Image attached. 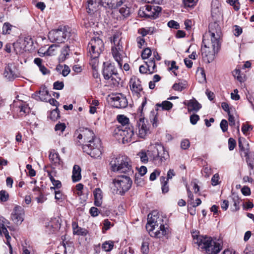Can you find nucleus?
I'll list each match as a JSON object with an SVG mask.
<instances>
[{
  "instance_id": "obj_1",
  "label": "nucleus",
  "mask_w": 254,
  "mask_h": 254,
  "mask_svg": "<svg viewBox=\"0 0 254 254\" xmlns=\"http://www.w3.org/2000/svg\"><path fill=\"white\" fill-rule=\"evenodd\" d=\"M193 243L197 244L198 248L206 254H217L222 249L221 240L213 239L210 237L201 235H192Z\"/></svg>"
},
{
  "instance_id": "obj_2",
  "label": "nucleus",
  "mask_w": 254,
  "mask_h": 254,
  "mask_svg": "<svg viewBox=\"0 0 254 254\" xmlns=\"http://www.w3.org/2000/svg\"><path fill=\"white\" fill-rule=\"evenodd\" d=\"M163 221L156 211L148 215L146 228L151 237L160 238L167 234L168 229L163 224Z\"/></svg>"
},
{
  "instance_id": "obj_3",
  "label": "nucleus",
  "mask_w": 254,
  "mask_h": 254,
  "mask_svg": "<svg viewBox=\"0 0 254 254\" xmlns=\"http://www.w3.org/2000/svg\"><path fill=\"white\" fill-rule=\"evenodd\" d=\"M221 36V28L219 24L216 22L210 23L209 25V31L203 36L201 47L218 50L220 45Z\"/></svg>"
},
{
  "instance_id": "obj_4",
  "label": "nucleus",
  "mask_w": 254,
  "mask_h": 254,
  "mask_svg": "<svg viewBox=\"0 0 254 254\" xmlns=\"http://www.w3.org/2000/svg\"><path fill=\"white\" fill-rule=\"evenodd\" d=\"M110 166L112 171L131 174L133 171L130 159L126 156H118L112 158Z\"/></svg>"
},
{
  "instance_id": "obj_5",
  "label": "nucleus",
  "mask_w": 254,
  "mask_h": 254,
  "mask_svg": "<svg viewBox=\"0 0 254 254\" xmlns=\"http://www.w3.org/2000/svg\"><path fill=\"white\" fill-rule=\"evenodd\" d=\"M71 35V29L66 26H60L57 29L49 32L48 38L52 42L62 43L67 40Z\"/></svg>"
},
{
  "instance_id": "obj_6",
  "label": "nucleus",
  "mask_w": 254,
  "mask_h": 254,
  "mask_svg": "<svg viewBox=\"0 0 254 254\" xmlns=\"http://www.w3.org/2000/svg\"><path fill=\"white\" fill-rule=\"evenodd\" d=\"M74 140L78 145L91 144L94 139L97 138L95 136L94 132L88 129L79 128L77 129L74 134Z\"/></svg>"
},
{
  "instance_id": "obj_7",
  "label": "nucleus",
  "mask_w": 254,
  "mask_h": 254,
  "mask_svg": "<svg viewBox=\"0 0 254 254\" xmlns=\"http://www.w3.org/2000/svg\"><path fill=\"white\" fill-rule=\"evenodd\" d=\"M115 189L113 193L123 195L131 188L132 181L130 178L126 175L119 176L113 181Z\"/></svg>"
},
{
  "instance_id": "obj_8",
  "label": "nucleus",
  "mask_w": 254,
  "mask_h": 254,
  "mask_svg": "<svg viewBox=\"0 0 254 254\" xmlns=\"http://www.w3.org/2000/svg\"><path fill=\"white\" fill-rule=\"evenodd\" d=\"M103 75L106 80H111V84L114 87H117L119 85L121 79L115 66L112 64H106L105 63H104Z\"/></svg>"
},
{
  "instance_id": "obj_9",
  "label": "nucleus",
  "mask_w": 254,
  "mask_h": 254,
  "mask_svg": "<svg viewBox=\"0 0 254 254\" xmlns=\"http://www.w3.org/2000/svg\"><path fill=\"white\" fill-rule=\"evenodd\" d=\"M121 40L117 35L113 37V42L114 46L112 48V53L115 60L117 62L118 66L122 68L123 64V60L126 57L123 51V47L121 44Z\"/></svg>"
},
{
  "instance_id": "obj_10",
  "label": "nucleus",
  "mask_w": 254,
  "mask_h": 254,
  "mask_svg": "<svg viewBox=\"0 0 254 254\" xmlns=\"http://www.w3.org/2000/svg\"><path fill=\"white\" fill-rule=\"evenodd\" d=\"M84 152L94 158H100L102 154V146L99 138H95L91 144H85L82 147Z\"/></svg>"
},
{
  "instance_id": "obj_11",
  "label": "nucleus",
  "mask_w": 254,
  "mask_h": 254,
  "mask_svg": "<svg viewBox=\"0 0 254 254\" xmlns=\"http://www.w3.org/2000/svg\"><path fill=\"white\" fill-rule=\"evenodd\" d=\"M104 48L103 41L98 37L92 38L88 45V50L92 61L96 60Z\"/></svg>"
},
{
  "instance_id": "obj_12",
  "label": "nucleus",
  "mask_w": 254,
  "mask_h": 254,
  "mask_svg": "<svg viewBox=\"0 0 254 254\" xmlns=\"http://www.w3.org/2000/svg\"><path fill=\"white\" fill-rule=\"evenodd\" d=\"M161 10V7L159 6L145 5L139 8L138 14L141 17L155 19L158 16Z\"/></svg>"
},
{
  "instance_id": "obj_13",
  "label": "nucleus",
  "mask_w": 254,
  "mask_h": 254,
  "mask_svg": "<svg viewBox=\"0 0 254 254\" xmlns=\"http://www.w3.org/2000/svg\"><path fill=\"white\" fill-rule=\"evenodd\" d=\"M154 153L152 159L158 165L162 164L169 158L168 152L165 150L163 146L159 145L156 148V151H154Z\"/></svg>"
},
{
  "instance_id": "obj_14",
  "label": "nucleus",
  "mask_w": 254,
  "mask_h": 254,
  "mask_svg": "<svg viewBox=\"0 0 254 254\" xmlns=\"http://www.w3.org/2000/svg\"><path fill=\"white\" fill-rule=\"evenodd\" d=\"M25 216L24 209L19 205L14 206L11 214V220L16 225H19L23 221Z\"/></svg>"
},
{
  "instance_id": "obj_15",
  "label": "nucleus",
  "mask_w": 254,
  "mask_h": 254,
  "mask_svg": "<svg viewBox=\"0 0 254 254\" xmlns=\"http://www.w3.org/2000/svg\"><path fill=\"white\" fill-rule=\"evenodd\" d=\"M117 133L122 136V141L124 143L135 141L134 139V131L132 127H130L128 126L124 128H119Z\"/></svg>"
},
{
  "instance_id": "obj_16",
  "label": "nucleus",
  "mask_w": 254,
  "mask_h": 254,
  "mask_svg": "<svg viewBox=\"0 0 254 254\" xmlns=\"http://www.w3.org/2000/svg\"><path fill=\"white\" fill-rule=\"evenodd\" d=\"M110 99L116 108H124L127 105L126 97L121 93L112 94Z\"/></svg>"
},
{
  "instance_id": "obj_17",
  "label": "nucleus",
  "mask_w": 254,
  "mask_h": 254,
  "mask_svg": "<svg viewBox=\"0 0 254 254\" xmlns=\"http://www.w3.org/2000/svg\"><path fill=\"white\" fill-rule=\"evenodd\" d=\"M217 51L201 47V53L204 61L207 63L212 62L214 59L215 52Z\"/></svg>"
},
{
  "instance_id": "obj_18",
  "label": "nucleus",
  "mask_w": 254,
  "mask_h": 254,
  "mask_svg": "<svg viewBox=\"0 0 254 254\" xmlns=\"http://www.w3.org/2000/svg\"><path fill=\"white\" fill-rule=\"evenodd\" d=\"M50 97L49 92L45 87H41L38 92L32 95V97L37 101L48 102V98Z\"/></svg>"
},
{
  "instance_id": "obj_19",
  "label": "nucleus",
  "mask_w": 254,
  "mask_h": 254,
  "mask_svg": "<svg viewBox=\"0 0 254 254\" xmlns=\"http://www.w3.org/2000/svg\"><path fill=\"white\" fill-rule=\"evenodd\" d=\"M138 127V136L141 138H144L146 135L149 133V128L145 124L144 118H140L137 122Z\"/></svg>"
},
{
  "instance_id": "obj_20",
  "label": "nucleus",
  "mask_w": 254,
  "mask_h": 254,
  "mask_svg": "<svg viewBox=\"0 0 254 254\" xmlns=\"http://www.w3.org/2000/svg\"><path fill=\"white\" fill-rule=\"evenodd\" d=\"M130 88L132 92L139 94L142 90L141 82L138 78L132 76L129 81Z\"/></svg>"
},
{
  "instance_id": "obj_21",
  "label": "nucleus",
  "mask_w": 254,
  "mask_h": 254,
  "mask_svg": "<svg viewBox=\"0 0 254 254\" xmlns=\"http://www.w3.org/2000/svg\"><path fill=\"white\" fill-rule=\"evenodd\" d=\"M99 3L105 7L115 9L123 3V0H100Z\"/></svg>"
},
{
  "instance_id": "obj_22",
  "label": "nucleus",
  "mask_w": 254,
  "mask_h": 254,
  "mask_svg": "<svg viewBox=\"0 0 254 254\" xmlns=\"http://www.w3.org/2000/svg\"><path fill=\"white\" fill-rule=\"evenodd\" d=\"M184 104L187 106L189 112H197L201 108V104L194 98L189 101H185Z\"/></svg>"
},
{
  "instance_id": "obj_23",
  "label": "nucleus",
  "mask_w": 254,
  "mask_h": 254,
  "mask_svg": "<svg viewBox=\"0 0 254 254\" xmlns=\"http://www.w3.org/2000/svg\"><path fill=\"white\" fill-rule=\"evenodd\" d=\"M49 158L51 163L55 166L61 165L62 163L59 154L55 150L50 151Z\"/></svg>"
},
{
  "instance_id": "obj_24",
  "label": "nucleus",
  "mask_w": 254,
  "mask_h": 254,
  "mask_svg": "<svg viewBox=\"0 0 254 254\" xmlns=\"http://www.w3.org/2000/svg\"><path fill=\"white\" fill-rule=\"evenodd\" d=\"M72 228L73 235L85 236L88 233V231L86 229L79 227L78 223L76 222H72Z\"/></svg>"
},
{
  "instance_id": "obj_25",
  "label": "nucleus",
  "mask_w": 254,
  "mask_h": 254,
  "mask_svg": "<svg viewBox=\"0 0 254 254\" xmlns=\"http://www.w3.org/2000/svg\"><path fill=\"white\" fill-rule=\"evenodd\" d=\"M3 74L4 77L9 80H13L16 77L14 71L12 70V65L10 64H8L5 66Z\"/></svg>"
},
{
  "instance_id": "obj_26",
  "label": "nucleus",
  "mask_w": 254,
  "mask_h": 254,
  "mask_svg": "<svg viewBox=\"0 0 254 254\" xmlns=\"http://www.w3.org/2000/svg\"><path fill=\"white\" fill-rule=\"evenodd\" d=\"M102 192L100 188H96L94 191V204L97 206H99L102 204Z\"/></svg>"
},
{
  "instance_id": "obj_27",
  "label": "nucleus",
  "mask_w": 254,
  "mask_h": 254,
  "mask_svg": "<svg viewBox=\"0 0 254 254\" xmlns=\"http://www.w3.org/2000/svg\"><path fill=\"white\" fill-rule=\"evenodd\" d=\"M81 178L80 167L77 165H74L73 167L72 179L74 182L79 181Z\"/></svg>"
},
{
  "instance_id": "obj_28",
  "label": "nucleus",
  "mask_w": 254,
  "mask_h": 254,
  "mask_svg": "<svg viewBox=\"0 0 254 254\" xmlns=\"http://www.w3.org/2000/svg\"><path fill=\"white\" fill-rule=\"evenodd\" d=\"M157 108V111H159L161 108L162 110L169 111L172 108L173 104L168 101H164L161 103H158L156 104Z\"/></svg>"
},
{
  "instance_id": "obj_29",
  "label": "nucleus",
  "mask_w": 254,
  "mask_h": 254,
  "mask_svg": "<svg viewBox=\"0 0 254 254\" xmlns=\"http://www.w3.org/2000/svg\"><path fill=\"white\" fill-rule=\"evenodd\" d=\"M118 121L121 124V126L118 127L119 128H124L129 126V119L123 115H118L117 117Z\"/></svg>"
},
{
  "instance_id": "obj_30",
  "label": "nucleus",
  "mask_w": 254,
  "mask_h": 254,
  "mask_svg": "<svg viewBox=\"0 0 254 254\" xmlns=\"http://www.w3.org/2000/svg\"><path fill=\"white\" fill-rule=\"evenodd\" d=\"M231 199L233 203V206H231L233 211H237L239 209V204L241 200L236 194H233L231 196Z\"/></svg>"
},
{
  "instance_id": "obj_31",
  "label": "nucleus",
  "mask_w": 254,
  "mask_h": 254,
  "mask_svg": "<svg viewBox=\"0 0 254 254\" xmlns=\"http://www.w3.org/2000/svg\"><path fill=\"white\" fill-rule=\"evenodd\" d=\"M239 147L240 148V149L242 151H244L246 154V155H247L249 151V144L245 140V139L240 138L239 139Z\"/></svg>"
},
{
  "instance_id": "obj_32",
  "label": "nucleus",
  "mask_w": 254,
  "mask_h": 254,
  "mask_svg": "<svg viewBox=\"0 0 254 254\" xmlns=\"http://www.w3.org/2000/svg\"><path fill=\"white\" fill-rule=\"evenodd\" d=\"M145 64L148 68L149 73L151 74L156 71V66L154 59L145 62Z\"/></svg>"
},
{
  "instance_id": "obj_33",
  "label": "nucleus",
  "mask_w": 254,
  "mask_h": 254,
  "mask_svg": "<svg viewBox=\"0 0 254 254\" xmlns=\"http://www.w3.org/2000/svg\"><path fill=\"white\" fill-rule=\"evenodd\" d=\"M2 223L0 224V236L2 235V234L4 235L5 238L6 239H10L11 238L10 236L9 235L8 231L6 227L4 226V224L5 223V221H6V219L4 218H2Z\"/></svg>"
},
{
  "instance_id": "obj_34",
  "label": "nucleus",
  "mask_w": 254,
  "mask_h": 254,
  "mask_svg": "<svg viewBox=\"0 0 254 254\" xmlns=\"http://www.w3.org/2000/svg\"><path fill=\"white\" fill-rule=\"evenodd\" d=\"M59 47L58 45L53 44L51 45L47 50L44 52V54L46 56H54L57 53V49Z\"/></svg>"
},
{
  "instance_id": "obj_35",
  "label": "nucleus",
  "mask_w": 254,
  "mask_h": 254,
  "mask_svg": "<svg viewBox=\"0 0 254 254\" xmlns=\"http://www.w3.org/2000/svg\"><path fill=\"white\" fill-rule=\"evenodd\" d=\"M114 247V242L111 241H106L102 244V249L106 252L111 251Z\"/></svg>"
},
{
  "instance_id": "obj_36",
  "label": "nucleus",
  "mask_w": 254,
  "mask_h": 254,
  "mask_svg": "<svg viewBox=\"0 0 254 254\" xmlns=\"http://www.w3.org/2000/svg\"><path fill=\"white\" fill-rule=\"evenodd\" d=\"M165 177H161L160 178L161 182L163 183L162 186V190L163 193H166L169 191V186L168 185L167 180H165Z\"/></svg>"
},
{
  "instance_id": "obj_37",
  "label": "nucleus",
  "mask_w": 254,
  "mask_h": 254,
  "mask_svg": "<svg viewBox=\"0 0 254 254\" xmlns=\"http://www.w3.org/2000/svg\"><path fill=\"white\" fill-rule=\"evenodd\" d=\"M69 50V48L67 46H64L63 48L60 55V59L63 61H64L66 59L67 56L68 55Z\"/></svg>"
},
{
  "instance_id": "obj_38",
  "label": "nucleus",
  "mask_w": 254,
  "mask_h": 254,
  "mask_svg": "<svg viewBox=\"0 0 254 254\" xmlns=\"http://www.w3.org/2000/svg\"><path fill=\"white\" fill-rule=\"evenodd\" d=\"M119 12L125 17L128 16L130 13V8L127 6L121 7L119 10Z\"/></svg>"
},
{
  "instance_id": "obj_39",
  "label": "nucleus",
  "mask_w": 254,
  "mask_h": 254,
  "mask_svg": "<svg viewBox=\"0 0 254 254\" xmlns=\"http://www.w3.org/2000/svg\"><path fill=\"white\" fill-rule=\"evenodd\" d=\"M9 198V194L8 192L4 190L0 191V200L1 202H5L8 200Z\"/></svg>"
},
{
  "instance_id": "obj_40",
  "label": "nucleus",
  "mask_w": 254,
  "mask_h": 254,
  "mask_svg": "<svg viewBox=\"0 0 254 254\" xmlns=\"http://www.w3.org/2000/svg\"><path fill=\"white\" fill-rule=\"evenodd\" d=\"M138 155L140 158L141 161L143 163H146L148 162V155L145 151H142L138 153Z\"/></svg>"
},
{
  "instance_id": "obj_41",
  "label": "nucleus",
  "mask_w": 254,
  "mask_h": 254,
  "mask_svg": "<svg viewBox=\"0 0 254 254\" xmlns=\"http://www.w3.org/2000/svg\"><path fill=\"white\" fill-rule=\"evenodd\" d=\"M185 84H184L182 82H179L178 83H175L173 86L172 88L177 91H182L183 89L185 88Z\"/></svg>"
},
{
  "instance_id": "obj_42",
  "label": "nucleus",
  "mask_w": 254,
  "mask_h": 254,
  "mask_svg": "<svg viewBox=\"0 0 254 254\" xmlns=\"http://www.w3.org/2000/svg\"><path fill=\"white\" fill-rule=\"evenodd\" d=\"M151 53L150 48H145L142 52L141 57L143 59H147L151 55Z\"/></svg>"
},
{
  "instance_id": "obj_43",
  "label": "nucleus",
  "mask_w": 254,
  "mask_h": 254,
  "mask_svg": "<svg viewBox=\"0 0 254 254\" xmlns=\"http://www.w3.org/2000/svg\"><path fill=\"white\" fill-rule=\"evenodd\" d=\"M96 5L95 2H94L93 0H90L88 2V6L87 7V12L89 13L93 12L94 11L95 5Z\"/></svg>"
},
{
  "instance_id": "obj_44",
  "label": "nucleus",
  "mask_w": 254,
  "mask_h": 254,
  "mask_svg": "<svg viewBox=\"0 0 254 254\" xmlns=\"http://www.w3.org/2000/svg\"><path fill=\"white\" fill-rule=\"evenodd\" d=\"M12 26L8 23H5L2 27V32L3 34H9Z\"/></svg>"
},
{
  "instance_id": "obj_45",
  "label": "nucleus",
  "mask_w": 254,
  "mask_h": 254,
  "mask_svg": "<svg viewBox=\"0 0 254 254\" xmlns=\"http://www.w3.org/2000/svg\"><path fill=\"white\" fill-rule=\"evenodd\" d=\"M138 33L140 34L142 37H144L147 34H152L153 33V31H151V29L150 28H148L147 29L143 28L138 30Z\"/></svg>"
},
{
  "instance_id": "obj_46",
  "label": "nucleus",
  "mask_w": 254,
  "mask_h": 254,
  "mask_svg": "<svg viewBox=\"0 0 254 254\" xmlns=\"http://www.w3.org/2000/svg\"><path fill=\"white\" fill-rule=\"evenodd\" d=\"M65 128V125L64 123L57 124L55 126V129L56 131H60L59 134L60 135Z\"/></svg>"
},
{
  "instance_id": "obj_47",
  "label": "nucleus",
  "mask_w": 254,
  "mask_h": 254,
  "mask_svg": "<svg viewBox=\"0 0 254 254\" xmlns=\"http://www.w3.org/2000/svg\"><path fill=\"white\" fill-rule=\"evenodd\" d=\"M240 73L241 70L239 69H236L233 72V75L240 82H242L243 81V77L241 75Z\"/></svg>"
},
{
  "instance_id": "obj_48",
  "label": "nucleus",
  "mask_w": 254,
  "mask_h": 254,
  "mask_svg": "<svg viewBox=\"0 0 254 254\" xmlns=\"http://www.w3.org/2000/svg\"><path fill=\"white\" fill-rule=\"evenodd\" d=\"M55 198L59 201V202H61L63 201L64 199V195L62 194V193L60 190H56L55 191Z\"/></svg>"
},
{
  "instance_id": "obj_49",
  "label": "nucleus",
  "mask_w": 254,
  "mask_h": 254,
  "mask_svg": "<svg viewBox=\"0 0 254 254\" xmlns=\"http://www.w3.org/2000/svg\"><path fill=\"white\" fill-rule=\"evenodd\" d=\"M137 46L139 48H142L146 45L144 39L143 37H138L136 39Z\"/></svg>"
},
{
  "instance_id": "obj_50",
  "label": "nucleus",
  "mask_w": 254,
  "mask_h": 254,
  "mask_svg": "<svg viewBox=\"0 0 254 254\" xmlns=\"http://www.w3.org/2000/svg\"><path fill=\"white\" fill-rule=\"evenodd\" d=\"M60 118L59 111L57 108L55 110H53L51 113V119L52 120H55Z\"/></svg>"
},
{
  "instance_id": "obj_51",
  "label": "nucleus",
  "mask_w": 254,
  "mask_h": 254,
  "mask_svg": "<svg viewBox=\"0 0 254 254\" xmlns=\"http://www.w3.org/2000/svg\"><path fill=\"white\" fill-rule=\"evenodd\" d=\"M228 124L227 120L223 119L221 121L220 127L223 132H226L228 129Z\"/></svg>"
},
{
  "instance_id": "obj_52",
  "label": "nucleus",
  "mask_w": 254,
  "mask_h": 254,
  "mask_svg": "<svg viewBox=\"0 0 254 254\" xmlns=\"http://www.w3.org/2000/svg\"><path fill=\"white\" fill-rule=\"evenodd\" d=\"M37 195H38V196L36 198V199L38 203H42L46 200L47 198L42 191H40V193H37Z\"/></svg>"
},
{
  "instance_id": "obj_53",
  "label": "nucleus",
  "mask_w": 254,
  "mask_h": 254,
  "mask_svg": "<svg viewBox=\"0 0 254 254\" xmlns=\"http://www.w3.org/2000/svg\"><path fill=\"white\" fill-rule=\"evenodd\" d=\"M198 0H183L185 6L192 7L194 6Z\"/></svg>"
},
{
  "instance_id": "obj_54",
  "label": "nucleus",
  "mask_w": 254,
  "mask_h": 254,
  "mask_svg": "<svg viewBox=\"0 0 254 254\" xmlns=\"http://www.w3.org/2000/svg\"><path fill=\"white\" fill-rule=\"evenodd\" d=\"M167 25L169 27L176 29H178L180 28L179 24L174 20H171L169 21Z\"/></svg>"
},
{
  "instance_id": "obj_55",
  "label": "nucleus",
  "mask_w": 254,
  "mask_h": 254,
  "mask_svg": "<svg viewBox=\"0 0 254 254\" xmlns=\"http://www.w3.org/2000/svg\"><path fill=\"white\" fill-rule=\"evenodd\" d=\"M54 89L56 90H62L64 87V82L62 81H56L54 83Z\"/></svg>"
},
{
  "instance_id": "obj_56",
  "label": "nucleus",
  "mask_w": 254,
  "mask_h": 254,
  "mask_svg": "<svg viewBox=\"0 0 254 254\" xmlns=\"http://www.w3.org/2000/svg\"><path fill=\"white\" fill-rule=\"evenodd\" d=\"M190 145V141L188 139H185L183 140L181 143V147L183 149H188Z\"/></svg>"
},
{
  "instance_id": "obj_57",
  "label": "nucleus",
  "mask_w": 254,
  "mask_h": 254,
  "mask_svg": "<svg viewBox=\"0 0 254 254\" xmlns=\"http://www.w3.org/2000/svg\"><path fill=\"white\" fill-rule=\"evenodd\" d=\"M199 119V117L196 114H193L190 116V122L192 125H195Z\"/></svg>"
},
{
  "instance_id": "obj_58",
  "label": "nucleus",
  "mask_w": 254,
  "mask_h": 254,
  "mask_svg": "<svg viewBox=\"0 0 254 254\" xmlns=\"http://www.w3.org/2000/svg\"><path fill=\"white\" fill-rule=\"evenodd\" d=\"M160 174V171L159 170H155L153 172H152L150 175L149 179L150 181H154L156 179L157 176H159Z\"/></svg>"
},
{
  "instance_id": "obj_59",
  "label": "nucleus",
  "mask_w": 254,
  "mask_h": 254,
  "mask_svg": "<svg viewBox=\"0 0 254 254\" xmlns=\"http://www.w3.org/2000/svg\"><path fill=\"white\" fill-rule=\"evenodd\" d=\"M169 70H172L174 74L175 75H177V74L176 73L174 70H177L178 69V66L176 65V63L174 61H172L171 62V66L169 67Z\"/></svg>"
},
{
  "instance_id": "obj_60",
  "label": "nucleus",
  "mask_w": 254,
  "mask_h": 254,
  "mask_svg": "<svg viewBox=\"0 0 254 254\" xmlns=\"http://www.w3.org/2000/svg\"><path fill=\"white\" fill-rule=\"evenodd\" d=\"M236 141L232 138H230L228 140L229 149L230 150H233L236 146Z\"/></svg>"
},
{
  "instance_id": "obj_61",
  "label": "nucleus",
  "mask_w": 254,
  "mask_h": 254,
  "mask_svg": "<svg viewBox=\"0 0 254 254\" xmlns=\"http://www.w3.org/2000/svg\"><path fill=\"white\" fill-rule=\"evenodd\" d=\"M247 162L251 169L254 168V154L252 155L251 157L247 158Z\"/></svg>"
},
{
  "instance_id": "obj_62",
  "label": "nucleus",
  "mask_w": 254,
  "mask_h": 254,
  "mask_svg": "<svg viewBox=\"0 0 254 254\" xmlns=\"http://www.w3.org/2000/svg\"><path fill=\"white\" fill-rule=\"evenodd\" d=\"M142 252L144 254H147L149 251L148 245L147 242H143L141 247Z\"/></svg>"
},
{
  "instance_id": "obj_63",
  "label": "nucleus",
  "mask_w": 254,
  "mask_h": 254,
  "mask_svg": "<svg viewBox=\"0 0 254 254\" xmlns=\"http://www.w3.org/2000/svg\"><path fill=\"white\" fill-rule=\"evenodd\" d=\"M26 169L28 170V174L31 177H34L36 175V171L32 169V166L30 164L26 165Z\"/></svg>"
},
{
  "instance_id": "obj_64",
  "label": "nucleus",
  "mask_w": 254,
  "mask_h": 254,
  "mask_svg": "<svg viewBox=\"0 0 254 254\" xmlns=\"http://www.w3.org/2000/svg\"><path fill=\"white\" fill-rule=\"evenodd\" d=\"M219 176L218 174H215L213 175L211 179V184L213 186H216L218 184Z\"/></svg>"
}]
</instances>
